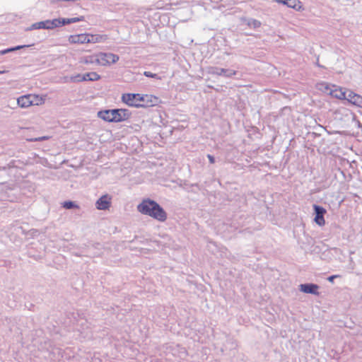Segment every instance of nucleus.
I'll list each match as a JSON object with an SVG mask.
<instances>
[{"label": "nucleus", "mask_w": 362, "mask_h": 362, "mask_svg": "<svg viewBox=\"0 0 362 362\" xmlns=\"http://www.w3.org/2000/svg\"><path fill=\"white\" fill-rule=\"evenodd\" d=\"M137 210L144 215H147L154 219L163 222L167 219V213L156 201L149 198L144 199L137 206Z\"/></svg>", "instance_id": "nucleus-1"}, {"label": "nucleus", "mask_w": 362, "mask_h": 362, "mask_svg": "<svg viewBox=\"0 0 362 362\" xmlns=\"http://www.w3.org/2000/svg\"><path fill=\"white\" fill-rule=\"evenodd\" d=\"M98 116L105 122H122L129 119L132 112L125 108L108 109L99 111Z\"/></svg>", "instance_id": "nucleus-2"}, {"label": "nucleus", "mask_w": 362, "mask_h": 362, "mask_svg": "<svg viewBox=\"0 0 362 362\" xmlns=\"http://www.w3.org/2000/svg\"><path fill=\"white\" fill-rule=\"evenodd\" d=\"M144 98V94L140 93H123L121 98L122 101L128 106L137 108L141 107Z\"/></svg>", "instance_id": "nucleus-3"}, {"label": "nucleus", "mask_w": 362, "mask_h": 362, "mask_svg": "<svg viewBox=\"0 0 362 362\" xmlns=\"http://www.w3.org/2000/svg\"><path fill=\"white\" fill-rule=\"evenodd\" d=\"M209 74L213 76H223L226 78H232L235 76L238 73L237 71L220 68L217 66H211L209 68Z\"/></svg>", "instance_id": "nucleus-4"}, {"label": "nucleus", "mask_w": 362, "mask_h": 362, "mask_svg": "<svg viewBox=\"0 0 362 362\" xmlns=\"http://www.w3.org/2000/svg\"><path fill=\"white\" fill-rule=\"evenodd\" d=\"M314 211V221L319 226H323L325 224V215L327 213V210L322 206L317 204L313 205Z\"/></svg>", "instance_id": "nucleus-5"}, {"label": "nucleus", "mask_w": 362, "mask_h": 362, "mask_svg": "<svg viewBox=\"0 0 362 362\" xmlns=\"http://www.w3.org/2000/svg\"><path fill=\"white\" fill-rule=\"evenodd\" d=\"M119 57L117 54L113 53L100 52L99 54V64L103 66L115 64L119 60Z\"/></svg>", "instance_id": "nucleus-6"}, {"label": "nucleus", "mask_w": 362, "mask_h": 362, "mask_svg": "<svg viewBox=\"0 0 362 362\" xmlns=\"http://www.w3.org/2000/svg\"><path fill=\"white\" fill-rule=\"evenodd\" d=\"M112 197L106 194L101 196L95 202V207L98 210H107L111 206Z\"/></svg>", "instance_id": "nucleus-7"}, {"label": "nucleus", "mask_w": 362, "mask_h": 362, "mask_svg": "<svg viewBox=\"0 0 362 362\" xmlns=\"http://www.w3.org/2000/svg\"><path fill=\"white\" fill-rule=\"evenodd\" d=\"M318 289L319 286L313 283H305L299 286V290L301 292L308 294L319 296L320 293L318 292Z\"/></svg>", "instance_id": "nucleus-8"}, {"label": "nucleus", "mask_w": 362, "mask_h": 362, "mask_svg": "<svg viewBox=\"0 0 362 362\" xmlns=\"http://www.w3.org/2000/svg\"><path fill=\"white\" fill-rule=\"evenodd\" d=\"M144 100H142L141 103V107H153L158 105L160 102L159 98L153 95L144 94Z\"/></svg>", "instance_id": "nucleus-9"}, {"label": "nucleus", "mask_w": 362, "mask_h": 362, "mask_svg": "<svg viewBox=\"0 0 362 362\" xmlns=\"http://www.w3.org/2000/svg\"><path fill=\"white\" fill-rule=\"evenodd\" d=\"M89 38L88 33L71 35L69 37V42L71 44H84L88 43Z\"/></svg>", "instance_id": "nucleus-10"}, {"label": "nucleus", "mask_w": 362, "mask_h": 362, "mask_svg": "<svg viewBox=\"0 0 362 362\" xmlns=\"http://www.w3.org/2000/svg\"><path fill=\"white\" fill-rule=\"evenodd\" d=\"M32 96L30 95H25L21 96L17 100V103L21 107H28L30 105H33V101L31 100L30 98Z\"/></svg>", "instance_id": "nucleus-11"}, {"label": "nucleus", "mask_w": 362, "mask_h": 362, "mask_svg": "<svg viewBox=\"0 0 362 362\" xmlns=\"http://www.w3.org/2000/svg\"><path fill=\"white\" fill-rule=\"evenodd\" d=\"M285 5L298 11L303 9L302 2L300 0H287Z\"/></svg>", "instance_id": "nucleus-12"}, {"label": "nucleus", "mask_w": 362, "mask_h": 362, "mask_svg": "<svg viewBox=\"0 0 362 362\" xmlns=\"http://www.w3.org/2000/svg\"><path fill=\"white\" fill-rule=\"evenodd\" d=\"M30 46H32V45H17L15 47H8V48L0 50V54L4 55L6 54L13 52H15L17 50H20V49L25 48V47H29Z\"/></svg>", "instance_id": "nucleus-13"}, {"label": "nucleus", "mask_w": 362, "mask_h": 362, "mask_svg": "<svg viewBox=\"0 0 362 362\" xmlns=\"http://www.w3.org/2000/svg\"><path fill=\"white\" fill-rule=\"evenodd\" d=\"M41 23L44 25V26H42V29L52 30L57 28V18L42 21Z\"/></svg>", "instance_id": "nucleus-14"}, {"label": "nucleus", "mask_w": 362, "mask_h": 362, "mask_svg": "<svg viewBox=\"0 0 362 362\" xmlns=\"http://www.w3.org/2000/svg\"><path fill=\"white\" fill-rule=\"evenodd\" d=\"M84 81H96L100 79V76L96 72H88L83 74Z\"/></svg>", "instance_id": "nucleus-15"}, {"label": "nucleus", "mask_w": 362, "mask_h": 362, "mask_svg": "<svg viewBox=\"0 0 362 362\" xmlns=\"http://www.w3.org/2000/svg\"><path fill=\"white\" fill-rule=\"evenodd\" d=\"M88 43L99 42L107 39L106 35L88 34Z\"/></svg>", "instance_id": "nucleus-16"}, {"label": "nucleus", "mask_w": 362, "mask_h": 362, "mask_svg": "<svg viewBox=\"0 0 362 362\" xmlns=\"http://www.w3.org/2000/svg\"><path fill=\"white\" fill-rule=\"evenodd\" d=\"M246 25L253 29L259 28L262 23L259 21L254 18H247L245 20Z\"/></svg>", "instance_id": "nucleus-17"}, {"label": "nucleus", "mask_w": 362, "mask_h": 362, "mask_svg": "<svg viewBox=\"0 0 362 362\" xmlns=\"http://www.w3.org/2000/svg\"><path fill=\"white\" fill-rule=\"evenodd\" d=\"M330 94L337 99L344 100L345 98H346V91H343L341 89L339 90H331Z\"/></svg>", "instance_id": "nucleus-18"}, {"label": "nucleus", "mask_w": 362, "mask_h": 362, "mask_svg": "<svg viewBox=\"0 0 362 362\" xmlns=\"http://www.w3.org/2000/svg\"><path fill=\"white\" fill-rule=\"evenodd\" d=\"M62 205L66 209H79V206L75 202L71 200L64 201Z\"/></svg>", "instance_id": "nucleus-19"}, {"label": "nucleus", "mask_w": 362, "mask_h": 362, "mask_svg": "<svg viewBox=\"0 0 362 362\" xmlns=\"http://www.w3.org/2000/svg\"><path fill=\"white\" fill-rule=\"evenodd\" d=\"M99 62H100L99 61V54L97 56H94V55L87 56L83 59V62L86 64H94V63L99 64Z\"/></svg>", "instance_id": "nucleus-20"}, {"label": "nucleus", "mask_w": 362, "mask_h": 362, "mask_svg": "<svg viewBox=\"0 0 362 362\" xmlns=\"http://www.w3.org/2000/svg\"><path fill=\"white\" fill-rule=\"evenodd\" d=\"M85 78L83 77V74H78L75 76H72L70 77L69 81L72 83H79L84 81Z\"/></svg>", "instance_id": "nucleus-21"}, {"label": "nucleus", "mask_w": 362, "mask_h": 362, "mask_svg": "<svg viewBox=\"0 0 362 362\" xmlns=\"http://www.w3.org/2000/svg\"><path fill=\"white\" fill-rule=\"evenodd\" d=\"M57 28L64 26L66 25L71 24L70 23V19L69 18H57Z\"/></svg>", "instance_id": "nucleus-22"}, {"label": "nucleus", "mask_w": 362, "mask_h": 362, "mask_svg": "<svg viewBox=\"0 0 362 362\" xmlns=\"http://www.w3.org/2000/svg\"><path fill=\"white\" fill-rule=\"evenodd\" d=\"M356 95L357 93L353 92L352 90L346 91V98L344 100H346L349 103L352 104Z\"/></svg>", "instance_id": "nucleus-23"}, {"label": "nucleus", "mask_w": 362, "mask_h": 362, "mask_svg": "<svg viewBox=\"0 0 362 362\" xmlns=\"http://www.w3.org/2000/svg\"><path fill=\"white\" fill-rule=\"evenodd\" d=\"M42 26H44V25L41 23V21H40L32 24L29 28H26L25 30L30 31L33 30L42 29Z\"/></svg>", "instance_id": "nucleus-24"}, {"label": "nucleus", "mask_w": 362, "mask_h": 362, "mask_svg": "<svg viewBox=\"0 0 362 362\" xmlns=\"http://www.w3.org/2000/svg\"><path fill=\"white\" fill-rule=\"evenodd\" d=\"M352 105L362 108V96L357 94L356 98H354V100L352 103Z\"/></svg>", "instance_id": "nucleus-25"}, {"label": "nucleus", "mask_w": 362, "mask_h": 362, "mask_svg": "<svg viewBox=\"0 0 362 362\" xmlns=\"http://www.w3.org/2000/svg\"><path fill=\"white\" fill-rule=\"evenodd\" d=\"M144 75L148 78H156L158 80H160L161 79V77L159 76L157 74H153L151 71H145L144 72Z\"/></svg>", "instance_id": "nucleus-26"}, {"label": "nucleus", "mask_w": 362, "mask_h": 362, "mask_svg": "<svg viewBox=\"0 0 362 362\" xmlns=\"http://www.w3.org/2000/svg\"><path fill=\"white\" fill-rule=\"evenodd\" d=\"M181 186L183 187V189L190 191V188L193 187H198V184H189L186 181L184 182L183 185H181Z\"/></svg>", "instance_id": "nucleus-27"}, {"label": "nucleus", "mask_w": 362, "mask_h": 362, "mask_svg": "<svg viewBox=\"0 0 362 362\" xmlns=\"http://www.w3.org/2000/svg\"><path fill=\"white\" fill-rule=\"evenodd\" d=\"M70 23H75L85 20V17L81 16L79 17L70 18Z\"/></svg>", "instance_id": "nucleus-28"}, {"label": "nucleus", "mask_w": 362, "mask_h": 362, "mask_svg": "<svg viewBox=\"0 0 362 362\" xmlns=\"http://www.w3.org/2000/svg\"><path fill=\"white\" fill-rule=\"evenodd\" d=\"M48 139L47 136H40V137H37V138H33V139H28L29 141H45V140H47Z\"/></svg>", "instance_id": "nucleus-29"}, {"label": "nucleus", "mask_w": 362, "mask_h": 362, "mask_svg": "<svg viewBox=\"0 0 362 362\" xmlns=\"http://www.w3.org/2000/svg\"><path fill=\"white\" fill-rule=\"evenodd\" d=\"M207 158H208V159H209V163H210L211 164H213V163H215V158H214V156H212V155H211V154H208V155H207Z\"/></svg>", "instance_id": "nucleus-30"}, {"label": "nucleus", "mask_w": 362, "mask_h": 362, "mask_svg": "<svg viewBox=\"0 0 362 362\" xmlns=\"http://www.w3.org/2000/svg\"><path fill=\"white\" fill-rule=\"evenodd\" d=\"M339 275H331L329 276L328 278H327V280L329 281V282H333L334 279L339 277Z\"/></svg>", "instance_id": "nucleus-31"}, {"label": "nucleus", "mask_w": 362, "mask_h": 362, "mask_svg": "<svg viewBox=\"0 0 362 362\" xmlns=\"http://www.w3.org/2000/svg\"><path fill=\"white\" fill-rule=\"evenodd\" d=\"M352 119L354 121L356 122V123L357 124L358 127L362 128V124L360 123V122L358 120H356V115L354 114H353V115H352Z\"/></svg>", "instance_id": "nucleus-32"}, {"label": "nucleus", "mask_w": 362, "mask_h": 362, "mask_svg": "<svg viewBox=\"0 0 362 362\" xmlns=\"http://www.w3.org/2000/svg\"><path fill=\"white\" fill-rule=\"evenodd\" d=\"M315 65L317 66L320 68L325 69V67L323 65H322V64H320L319 63V57L317 58V60H316V62H315Z\"/></svg>", "instance_id": "nucleus-33"}, {"label": "nucleus", "mask_w": 362, "mask_h": 362, "mask_svg": "<svg viewBox=\"0 0 362 362\" xmlns=\"http://www.w3.org/2000/svg\"><path fill=\"white\" fill-rule=\"evenodd\" d=\"M320 86H322V87H324V88L326 90H327L329 89V86L326 83H322L320 84Z\"/></svg>", "instance_id": "nucleus-34"}, {"label": "nucleus", "mask_w": 362, "mask_h": 362, "mask_svg": "<svg viewBox=\"0 0 362 362\" xmlns=\"http://www.w3.org/2000/svg\"><path fill=\"white\" fill-rule=\"evenodd\" d=\"M6 71H0V74L6 73Z\"/></svg>", "instance_id": "nucleus-35"}]
</instances>
